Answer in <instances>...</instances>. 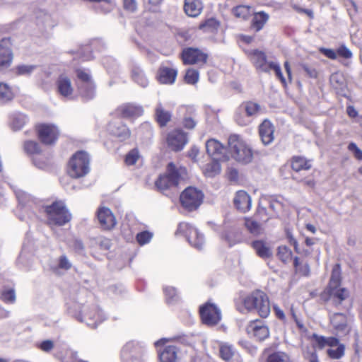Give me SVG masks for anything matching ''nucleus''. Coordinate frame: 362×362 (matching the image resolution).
I'll return each mask as SVG.
<instances>
[{"label":"nucleus","mask_w":362,"mask_h":362,"mask_svg":"<svg viewBox=\"0 0 362 362\" xmlns=\"http://www.w3.org/2000/svg\"><path fill=\"white\" fill-rule=\"evenodd\" d=\"M243 303L247 310L256 311L262 317H267L270 313L269 298L262 291H253L243 299Z\"/></svg>","instance_id":"obj_1"},{"label":"nucleus","mask_w":362,"mask_h":362,"mask_svg":"<svg viewBox=\"0 0 362 362\" xmlns=\"http://www.w3.org/2000/svg\"><path fill=\"white\" fill-rule=\"evenodd\" d=\"M47 223L52 228L64 226L71 218V216L62 202H54L45 207Z\"/></svg>","instance_id":"obj_2"},{"label":"nucleus","mask_w":362,"mask_h":362,"mask_svg":"<svg viewBox=\"0 0 362 362\" xmlns=\"http://www.w3.org/2000/svg\"><path fill=\"white\" fill-rule=\"evenodd\" d=\"M228 148L232 157L238 162L249 163L252 161V149L238 135H230L228 138Z\"/></svg>","instance_id":"obj_3"},{"label":"nucleus","mask_w":362,"mask_h":362,"mask_svg":"<svg viewBox=\"0 0 362 362\" xmlns=\"http://www.w3.org/2000/svg\"><path fill=\"white\" fill-rule=\"evenodd\" d=\"M341 282L340 265H334L329 284V300L338 307L349 297V291L344 288H339Z\"/></svg>","instance_id":"obj_4"},{"label":"nucleus","mask_w":362,"mask_h":362,"mask_svg":"<svg viewBox=\"0 0 362 362\" xmlns=\"http://www.w3.org/2000/svg\"><path fill=\"white\" fill-rule=\"evenodd\" d=\"M185 174H186L185 168L177 169L173 163H170L168 165L166 173L159 177L156 182V186L160 191L176 187Z\"/></svg>","instance_id":"obj_5"},{"label":"nucleus","mask_w":362,"mask_h":362,"mask_svg":"<svg viewBox=\"0 0 362 362\" xmlns=\"http://www.w3.org/2000/svg\"><path fill=\"white\" fill-rule=\"evenodd\" d=\"M89 156L85 151L76 153L71 158L68 173L71 177L78 178L86 175L89 171Z\"/></svg>","instance_id":"obj_6"},{"label":"nucleus","mask_w":362,"mask_h":362,"mask_svg":"<svg viewBox=\"0 0 362 362\" xmlns=\"http://www.w3.org/2000/svg\"><path fill=\"white\" fill-rule=\"evenodd\" d=\"M204 194L195 187H189L180 194V199L182 206L187 211H194L202 203Z\"/></svg>","instance_id":"obj_7"},{"label":"nucleus","mask_w":362,"mask_h":362,"mask_svg":"<svg viewBox=\"0 0 362 362\" xmlns=\"http://www.w3.org/2000/svg\"><path fill=\"white\" fill-rule=\"evenodd\" d=\"M177 233L183 234L188 240L189 243L198 250H201L204 245V238L199 233L197 228L186 222H182L179 224Z\"/></svg>","instance_id":"obj_8"},{"label":"nucleus","mask_w":362,"mask_h":362,"mask_svg":"<svg viewBox=\"0 0 362 362\" xmlns=\"http://www.w3.org/2000/svg\"><path fill=\"white\" fill-rule=\"evenodd\" d=\"M200 315L203 322L208 325H216L221 318L220 310L211 303H206L200 308Z\"/></svg>","instance_id":"obj_9"},{"label":"nucleus","mask_w":362,"mask_h":362,"mask_svg":"<svg viewBox=\"0 0 362 362\" xmlns=\"http://www.w3.org/2000/svg\"><path fill=\"white\" fill-rule=\"evenodd\" d=\"M167 144L174 151H181L187 143V134L180 129L170 131L166 138Z\"/></svg>","instance_id":"obj_10"},{"label":"nucleus","mask_w":362,"mask_h":362,"mask_svg":"<svg viewBox=\"0 0 362 362\" xmlns=\"http://www.w3.org/2000/svg\"><path fill=\"white\" fill-rule=\"evenodd\" d=\"M182 58L185 64L202 65L206 62L208 54L197 48L189 47L182 51Z\"/></svg>","instance_id":"obj_11"},{"label":"nucleus","mask_w":362,"mask_h":362,"mask_svg":"<svg viewBox=\"0 0 362 362\" xmlns=\"http://www.w3.org/2000/svg\"><path fill=\"white\" fill-rule=\"evenodd\" d=\"M37 134L42 143L52 145L57 141L59 131L54 125L40 124L37 127Z\"/></svg>","instance_id":"obj_12"},{"label":"nucleus","mask_w":362,"mask_h":362,"mask_svg":"<svg viewBox=\"0 0 362 362\" xmlns=\"http://www.w3.org/2000/svg\"><path fill=\"white\" fill-rule=\"evenodd\" d=\"M247 332L259 341H263L269 336V327L259 320L251 322L247 327Z\"/></svg>","instance_id":"obj_13"},{"label":"nucleus","mask_w":362,"mask_h":362,"mask_svg":"<svg viewBox=\"0 0 362 362\" xmlns=\"http://www.w3.org/2000/svg\"><path fill=\"white\" fill-rule=\"evenodd\" d=\"M330 323L337 334H347L349 332L348 317L341 313H336L329 316Z\"/></svg>","instance_id":"obj_14"},{"label":"nucleus","mask_w":362,"mask_h":362,"mask_svg":"<svg viewBox=\"0 0 362 362\" xmlns=\"http://www.w3.org/2000/svg\"><path fill=\"white\" fill-rule=\"evenodd\" d=\"M97 218L100 226L105 230L113 228L117 223L114 214L107 207L99 208L97 211Z\"/></svg>","instance_id":"obj_15"},{"label":"nucleus","mask_w":362,"mask_h":362,"mask_svg":"<svg viewBox=\"0 0 362 362\" xmlns=\"http://www.w3.org/2000/svg\"><path fill=\"white\" fill-rule=\"evenodd\" d=\"M249 56L257 70L265 73L269 72L271 62L267 61V57L264 52L255 49L250 52Z\"/></svg>","instance_id":"obj_16"},{"label":"nucleus","mask_w":362,"mask_h":362,"mask_svg":"<svg viewBox=\"0 0 362 362\" xmlns=\"http://www.w3.org/2000/svg\"><path fill=\"white\" fill-rule=\"evenodd\" d=\"M233 203L238 211L245 213L251 209L252 199L247 192L239 190L235 194Z\"/></svg>","instance_id":"obj_17"},{"label":"nucleus","mask_w":362,"mask_h":362,"mask_svg":"<svg viewBox=\"0 0 362 362\" xmlns=\"http://www.w3.org/2000/svg\"><path fill=\"white\" fill-rule=\"evenodd\" d=\"M206 152L214 160H223L225 158L223 145L216 139H209L206 143Z\"/></svg>","instance_id":"obj_18"},{"label":"nucleus","mask_w":362,"mask_h":362,"mask_svg":"<svg viewBox=\"0 0 362 362\" xmlns=\"http://www.w3.org/2000/svg\"><path fill=\"white\" fill-rule=\"evenodd\" d=\"M274 127L269 120H264L259 126V133L264 145L270 144L274 137Z\"/></svg>","instance_id":"obj_19"},{"label":"nucleus","mask_w":362,"mask_h":362,"mask_svg":"<svg viewBox=\"0 0 362 362\" xmlns=\"http://www.w3.org/2000/svg\"><path fill=\"white\" fill-rule=\"evenodd\" d=\"M329 82L338 94L343 95L344 93L347 86L345 77L341 72L337 71L331 74Z\"/></svg>","instance_id":"obj_20"},{"label":"nucleus","mask_w":362,"mask_h":362,"mask_svg":"<svg viewBox=\"0 0 362 362\" xmlns=\"http://www.w3.org/2000/svg\"><path fill=\"white\" fill-rule=\"evenodd\" d=\"M117 113L123 117H138L142 115L143 108L132 103L121 105L117 109Z\"/></svg>","instance_id":"obj_21"},{"label":"nucleus","mask_w":362,"mask_h":362,"mask_svg":"<svg viewBox=\"0 0 362 362\" xmlns=\"http://www.w3.org/2000/svg\"><path fill=\"white\" fill-rule=\"evenodd\" d=\"M57 90L61 95L68 98L74 92L70 78L66 76L62 75L59 77L57 82Z\"/></svg>","instance_id":"obj_22"},{"label":"nucleus","mask_w":362,"mask_h":362,"mask_svg":"<svg viewBox=\"0 0 362 362\" xmlns=\"http://www.w3.org/2000/svg\"><path fill=\"white\" fill-rule=\"evenodd\" d=\"M160 362H176L177 359V349L175 346L168 345L158 350Z\"/></svg>","instance_id":"obj_23"},{"label":"nucleus","mask_w":362,"mask_h":362,"mask_svg":"<svg viewBox=\"0 0 362 362\" xmlns=\"http://www.w3.org/2000/svg\"><path fill=\"white\" fill-rule=\"evenodd\" d=\"M177 71L168 67H161L158 74V81L163 84H172L177 76Z\"/></svg>","instance_id":"obj_24"},{"label":"nucleus","mask_w":362,"mask_h":362,"mask_svg":"<svg viewBox=\"0 0 362 362\" xmlns=\"http://www.w3.org/2000/svg\"><path fill=\"white\" fill-rule=\"evenodd\" d=\"M202 8V4L199 0H185L184 11L188 16H198L201 13Z\"/></svg>","instance_id":"obj_25"},{"label":"nucleus","mask_w":362,"mask_h":362,"mask_svg":"<svg viewBox=\"0 0 362 362\" xmlns=\"http://www.w3.org/2000/svg\"><path fill=\"white\" fill-rule=\"evenodd\" d=\"M109 130L112 134L117 136L121 141L126 140L130 136L129 129L120 123H110Z\"/></svg>","instance_id":"obj_26"},{"label":"nucleus","mask_w":362,"mask_h":362,"mask_svg":"<svg viewBox=\"0 0 362 362\" xmlns=\"http://www.w3.org/2000/svg\"><path fill=\"white\" fill-rule=\"evenodd\" d=\"M16 94V90L6 83H0V100L7 103L12 100Z\"/></svg>","instance_id":"obj_27"},{"label":"nucleus","mask_w":362,"mask_h":362,"mask_svg":"<svg viewBox=\"0 0 362 362\" xmlns=\"http://www.w3.org/2000/svg\"><path fill=\"white\" fill-rule=\"evenodd\" d=\"M218 160L213 158L210 163L203 166L202 171L206 177H214L221 173V167Z\"/></svg>","instance_id":"obj_28"},{"label":"nucleus","mask_w":362,"mask_h":362,"mask_svg":"<svg viewBox=\"0 0 362 362\" xmlns=\"http://www.w3.org/2000/svg\"><path fill=\"white\" fill-rule=\"evenodd\" d=\"M100 315V312L98 309L94 308L92 311L85 312L83 317L86 324L90 327L95 328L98 323L103 321Z\"/></svg>","instance_id":"obj_29"},{"label":"nucleus","mask_w":362,"mask_h":362,"mask_svg":"<svg viewBox=\"0 0 362 362\" xmlns=\"http://www.w3.org/2000/svg\"><path fill=\"white\" fill-rule=\"evenodd\" d=\"M252 247L259 257L268 258L272 256V252L269 247L262 240H255L252 243Z\"/></svg>","instance_id":"obj_30"},{"label":"nucleus","mask_w":362,"mask_h":362,"mask_svg":"<svg viewBox=\"0 0 362 362\" xmlns=\"http://www.w3.org/2000/svg\"><path fill=\"white\" fill-rule=\"evenodd\" d=\"M269 18V15L264 11L255 13L252 21V28L256 31H259L263 28Z\"/></svg>","instance_id":"obj_31"},{"label":"nucleus","mask_w":362,"mask_h":362,"mask_svg":"<svg viewBox=\"0 0 362 362\" xmlns=\"http://www.w3.org/2000/svg\"><path fill=\"white\" fill-rule=\"evenodd\" d=\"M156 118L160 126L164 127L170 120L171 114L159 103L156 109Z\"/></svg>","instance_id":"obj_32"},{"label":"nucleus","mask_w":362,"mask_h":362,"mask_svg":"<svg viewBox=\"0 0 362 362\" xmlns=\"http://www.w3.org/2000/svg\"><path fill=\"white\" fill-rule=\"evenodd\" d=\"M295 272L301 276H308L310 273V268L307 262L300 260L299 257H296L293 260Z\"/></svg>","instance_id":"obj_33"},{"label":"nucleus","mask_w":362,"mask_h":362,"mask_svg":"<svg viewBox=\"0 0 362 362\" xmlns=\"http://www.w3.org/2000/svg\"><path fill=\"white\" fill-rule=\"evenodd\" d=\"M219 352L221 358L226 362H231L233 358L236 356V353L233 346L228 344H221Z\"/></svg>","instance_id":"obj_34"},{"label":"nucleus","mask_w":362,"mask_h":362,"mask_svg":"<svg viewBox=\"0 0 362 362\" xmlns=\"http://www.w3.org/2000/svg\"><path fill=\"white\" fill-rule=\"evenodd\" d=\"M78 90L81 96L85 100H90L95 95V87L94 83L86 85H78Z\"/></svg>","instance_id":"obj_35"},{"label":"nucleus","mask_w":362,"mask_h":362,"mask_svg":"<svg viewBox=\"0 0 362 362\" xmlns=\"http://www.w3.org/2000/svg\"><path fill=\"white\" fill-rule=\"evenodd\" d=\"M132 78L134 82L141 87H146L148 84V80L145 76L144 71L139 67H134L132 71Z\"/></svg>","instance_id":"obj_36"},{"label":"nucleus","mask_w":362,"mask_h":362,"mask_svg":"<svg viewBox=\"0 0 362 362\" xmlns=\"http://www.w3.org/2000/svg\"><path fill=\"white\" fill-rule=\"evenodd\" d=\"M245 226L250 233L254 235H259L262 234L264 230L262 225L252 218H245Z\"/></svg>","instance_id":"obj_37"},{"label":"nucleus","mask_w":362,"mask_h":362,"mask_svg":"<svg viewBox=\"0 0 362 362\" xmlns=\"http://www.w3.org/2000/svg\"><path fill=\"white\" fill-rule=\"evenodd\" d=\"M291 167L295 171L308 170L311 168L310 161L301 156H296L292 159Z\"/></svg>","instance_id":"obj_38"},{"label":"nucleus","mask_w":362,"mask_h":362,"mask_svg":"<svg viewBox=\"0 0 362 362\" xmlns=\"http://www.w3.org/2000/svg\"><path fill=\"white\" fill-rule=\"evenodd\" d=\"M12 60V53L10 48L0 49V69L10 66Z\"/></svg>","instance_id":"obj_39"},{"label":"nucleus","mask_w":362,"mask_h":362,"mask_svg":"<svg viewBox=\"0 0 362 362\" xmlns=\"http://www.w3.org/2000/svg\"><path fill=\"white\" fill-rule=\"evenodd\" d=\"M27 122L26 116L21 113H16L12 116L11 125L13 130H19Z\"/></svg>","instance_id":"obj_40"},{"label":"nucleus","mask_w":362,"mask_h":362,"mask_svg":"<svg viewBox=\"0 0 362 362\" xmlns=\"http://www.w3.org/2000/svg\"><path fill=\"white\" fill-rule=\"evenodd\" d=\"M76 76L78 78V85H86L88 83H94L91 76L90 75L88 71H86L83 69H77L76 70Z\"/></svg>","instance_id":"obj_41"},{"label":"nucleus","mask_w":362,"mask_h":362,"mask_svg":"<svg viewBox=\"0 0 362 362\" xmlns=\"http://www.w3.org/2000/svg\"><path fill=\"white\" fill-rule=\"evenodd\" d=\"M267 362H291V359L286 353L276 351L269 356Z\"/></svg>","instance_id":"obj_42"},{"label":"nucleus","mask_w":362,"mask_h":362,"mask_svg":"<svg viewBox=\"0 0 362 362\" xmlns=\"http://www.w3.org/2000/svg\"><path fill=\"white\" fill-rule=\"evenodd\" d=\"M243 108L248 117L255 116L260 111V106L253 102H246L243 104Z\"/></svg>","instance_id":"obj_43"},{"label":"nucleus","mask_w":362,"mask_h":362,"mask_svg":"<svg viewBox=\"0 0 362 362\" xmlns=\"http://www.w3.org/2000/svg\"><path fill=\"white\" fill-rule=\"evenodd\" d=\"M251 7L249 6L240 5L233 9V13L235 16L246 18L250 14Z\"/></svg>","instance_id":"obj_44"},{"label":"nucleus","mask_w":362,"mask_h":362,"mask_svg":"<svg viewBox=\"0 0 362 362\" xmlns=\"http://www.w3.org/2000/svg\"><path fill=\"white\" fill-rule=\"evenodd\" d=\"M199 80V72L194 69L187 70L185 76V81L188 84H195Z\"/></svg>","instance_id":"obj_45"},{"label":"nucleus","mask_w":362,"mask_h":362,"mask_svg":"<svg viewBox=\"0 0 362 362\" xmlns=\"http://www.w3.org/2000/svg\"><path fill=\"white\" fill-rule=\"evenodd\" d=\"M16 298V292L13 288L5 289L1 293V300L6 303H14Z\"/></svg>","instance_id":"obj_46"},{"label":"nucleus","mask_w":362,"mask_h":362,"mask_svg":"<svg viewBox=\"0 0 362 362\" xmlns=\"http://www.w3.org/2000/svg\"><path fill=\"white\" fill-rule=\"evenodd\" d=\"M24 150L29 154H38L40 153L39 144L33 141H28L24 144Z\"/></svg>","instance_id":"obj_47"},{"label":"nucleus","mask_w":362,"mask_h":362,"mask_svg":"<svg viewBox=\"0 0 362 362\" xmlns=\"http://www.w3.org/2000/svg\"><path fill=\"white\" fill-rule=\"evenodd\" d=\"M344 345L339 344L336 349L327 350L328 356L333 359H339L344 355Z\"/></svg>","instance_id":"obj_48"},{"label":"nucleus","mask_w":362,"mask_h":362,"mask_svg":"<svg viewBox=\"0 0 362 362\" xmlns=\"http://www.w3.org/2000/svg\"><path fill=\"white\" fill-rule=\"evenodd\" d=\"M277 256L283 262L286 263L291 258V251L286 247H279Z\"/></svg>","instance_id":"obj_49"},{"label":"nucleus","mask_w":362,"mask_h":362,"mask_svg":"<svg viewBox=\"0 0 362 362\" xmlns=\"http://www.w3.org/2000/svg\"><path fill=\"white\" fill-rule=\"evenodd\" d=\"M139 158V152L136 149L130 151L125 157V163L127 165H132L136 163Z\"/></svg>","instance_id":"obj_50"},{"label":"nucleus","mask_w":362,"mask_h":362,"mask_svg":"<svg viewBox=\"0 0 362 362\" xmlns=\"http://www.w3.org/2000/svg\"><path fill=\"white\" fill-rule=\"evenodd\" d=\"M35 69V66L23 64L18 66L16 70L18 75H29Z\"/></svg>","instance_id":"obj_51"},{"label":"nucleus","mask_w":362,"mask_h":362,"mask_svg":"<svg viewBox=\"0 0 362 362\" xmlns=\"http://www.w3.org/2000/svg\"><path fill=\"white\" fill-rule=\"evenodd\" d=\"M152 233L148 231H143L137 234L136 240L139 245H143L148 243L152 238Z\"/></svg>","instance_id":"obj_52"},{"label":"nucleus","mask_w":362,"mask_h":362,"mask_svg":"<svg viewBox=\"0 0 362 362\" xmlns=\"http://www.w3.org/2000/svg\"><path fill=\"white\" fill-rule=\"evenodd\" d=\"M272 69L274 71L276 77L280 79V81H281V83L285 85L286 79L283 76L280 66L275 62H271L270 66H269V71Z\"/></svg>","instance_id":"obj_53"},{"label":"nucleus","mask_w":362,"mask_h":362,"mask_svg":"<svg viewBox=\"0 0 362 362\" xmlns=\"http://www.w3.org/2000/svg\"><path fill=\"white\" fill-rule=\"evenodd\" d=\"M218 23L213 18L206 20L204 23H201L199 26L201 30L216 29Z\"/></svg>","instance_id":"obj_54"},{"label":"nucleus","mask_w":362,"mask_h":362,"mask_svg":"<svg viewBox=\"0 0 362 362\" xmlns=\"http://www.w3.org/2000/svg\"><path fill=\"white\" fill-rule=\"evenodd\" d=\"M164 292L168 303H171L177 300V293L175 288L166 287L164 288Z\"/></svg>","instance_id":"obj_55"},{"label":"nucleus","mask_w":362,"mask_h":362,"mask_svg":"<svg viewBox=\"0 0 362 362\" xmlns=\"http://www.w3.org/2000/svg\"><path fill=\"white\" fill-rule=\"evenodd\" d=\"M337 54L345 59H350L352 57V52L345 45L340 46L337 50Z\"/></svg>","instance_id":"obj_56"},{"label":"nucleus","mask_w":362,"mask_h":362,"mask_svg":"<svg viewBox=\"0 0 362 362\" xmlns=\"http://www.w3.org/2000/svg\"><path fill=\"white\" fill-rule=\"evenodd\" d=\"M348 149L354 153L355 158L358 160H362V151L354 142H351L348 146Z\"/></svg>","instance_id":"obj_57"},{"label":"nucleus","mask_w":362,"mask_h":362,"mask_svg":"<svg viewBox=\"0 0 362 362\" xmlns=\"http://www.w3.org/2000/svg\"><path fill=\"white\" fill-rule=\"evenodd\" d=\"M124 8L130 11L134 12L136 10L137 4L136 0H123Z\"/></svg>","instance_id":"obj_58"},{"label":"nucleus","mask_w":362,"mask_h":362,"mask_svg":"<svg viewBox=\"0 0 362 362\" xmlns=\"http://www.w3.org/2000/svg\"><path fill=\"white\" fill-rule=\"evenodd\" d=\"M71 267V264L69 261L68 258L63 255L61 256L59 259V268L68 270Z\"/></svg>","instance_id":"obj_59"},{"label":"nucleus","mask_w":362,"mask_h":362,"mask_svg":"<svg viewBox=\"0 0 362 362\" xmlns=\"http://www.w3.org/2000/svg\"><path fill=\"white\" fill-rule=\"evenodd\" d=\"M39 347L42 351L48 352L53 349L54 343L51 340H45L40 343Z\"/></svg>","instance_id":"obj_60"},{"label":"nucleus","mask_w":362,"mask_h":362,"mask_svg":"<svg viewBox=\"0 0 362 362\" xmlns=\"http://www.w3.org/2000/svg\"><path fill=\"white\" fill-rule=\"evenodd\" d=\"M320 51L321 53H322L325 56H326L329 59H337V52H335L334 49H327V48H320Z\"/></svg>","instance_id":"obj_61"},{"label":"nucleus","mask_w":362,"mask_h":362,"mask_svg":"<svg viewBox=\"0 0 362 362\" xmlns=\"http://www.w3.org/2000/svg\"><path fill=\"white\" fill-rule=\"evenodd\" d=\"M16 197L18 201L23 204H25L30 200V195L23 191L16 192Z\"/></svg>","instance_id":"obj_62"},{"label":"nucleus","mask_w":362,"mask_h":362,"mask_svg":"<svg viewBox=\"0 0 362 362\" xmlns=\"http://www.w3.org/2000/svg\"><path fill=\"white\" fill-rule=\"evenodd\" d=\"M183 125L185 128L192 129L196 126V122L192 117H185L183 120Z\"/></svg>","instance_id":"obj_63"},{"label":"nucleus","mask_w":362,"mask_h":362,"mask_svg":"<svg viewBox=\"0 0 362 362\" xmlns=\"http://www.w3.org/2000/svg\"><path fill=\"white\" fill-rule=\"evenodd\" d=\"M303 69L310 78L317 77V73L315 69L311 68L305 64L303 65Z\"/></svg>","instance_id":"obj_64"}]
</instances>
